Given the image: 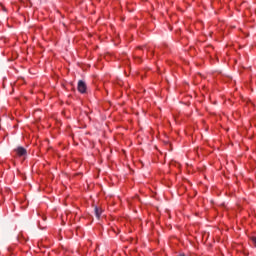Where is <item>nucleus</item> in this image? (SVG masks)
<instances>
[{
  "mask_svg": "<svg viewBox=\"0 0 256 256\" xmlns=\"http://www.w3.org/2000/svg\"><path fill=\"white\" fill-rule=\"evenodd\" d=\"M12 155L15 158H17V157H27V149H25L22 146H19L16 149H14V151L12 152Z\"/></svg>",
  "mask_w": 256,
  "mask_h": 256,
  "instance_id": "obj_1",
  "label": "nucleus"
},
{
  "mask_svg": "<svg viewBox=\"0 0 256 256\" xmlns=\"http://www.w3.org/2000/svg\"><path fill=\"white\" fill-rule=\"evenodd\" d=\"M252 242H253L254 245L256 246V237H252Z\"/></svg>",
  "mask_w": 256,
  "mask_h": 256,
  "instance_id": "obj_4",
  "label": "nucleus"
},
{
  "mask_svg": "<svg viewBox=\"0 0 256 256\" xmlns=\"http://www.w3.org/2000/svg\"><path fill=\"white\" fill-rule=\"evenodd\" d=\"M78 91L82 94L87 93V84L83 80L78 82Z\"/></svg>",
  "mask_w": 256,
  "mask_h": 256,
  "instance_id": "obj_2",
  "label": "nucleus"
},
{
  "mask_svg": "<svg viewBox=\"0 0 256 256\" xmlns=\"http://www.w3.org/2000/svg\"><path fill=\"white\" fill-rule=\"evenodd\" d=\"M101 213H103V209L96 207L95 214L98 219L101 217Z\"/></svg>",
  "mask_w": 256,
  "mask_h": 256,
  "instance_id": "obj_3",
  "label": "nucleus"
}]
</instances>
